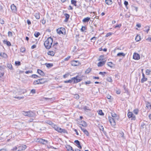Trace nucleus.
<instances>
[{"label": "nucleus", "instance_id": "4", "mask_svg": "<svg viewBox=\"0 0 151 151\" xmlns=\"http://www.w3.org/2000/svg\"><path fill=\"white\" fill-rule=\"evenodd\" d=\"M108 119L111 125L114 126L116 125V123L115 121L116 120V119L112 118L111 117H109Z\"/></svg>", "mask_w": 151, "mask_h": 151}, {"label": "nucleus", "instance_id": "48", "mask_svg": "<svg viewBox=\"0 0 151 151\" xmlns=\"http://www.w3.org/2000/svg\"><path fill=\"white\" fill-rule=\"evenodd\" d=\"M150 70L147 69L146 70V74L147 75H149L150 74Z\"/></svg>", "mask_w": 151, "mask_h": 151}, {"label": "nucleus", "instance_id": "60", "mask_svg": "<svg viewBox=\"0 0 151 151\" xmlns=\"http://www.w3.org/2000/svg\"><path fill=\"white\" fill-rule=\"evenodd\" d=\"M86 29V27H82L81 29L82 32H83Z\"/></svg>", "mask_w": 151, "mask_h": 151}, {"label": "nucleus", "instance_id": "46", "mask_svg": "<svg viewBox=\"0 0 151 151\" xmlns=\"http://www.w3.org/2000/svg\"><path fill=\"white\" fill-rule=\"evenodd\" d=\"M20 52H24L25 51V48L23 47H22L20 49Z\"/></svg>", "mask_w": 151, "mask_h": 151}, {"label": "nucleus", "instance_id": "35", "mask_svg": "<svg viewBox=\"0 0 151 151\" xmlns=\"http://www.w3.org/2000/svg\"><path fill=\"white\" fill-rule=\"evenodd\" d=\"M107 65H108V66H109L111 67V68L113 66V64L111 62H108L107 63Z\"/></svg>", "mask_w": 151, "mask_h": 151}, {"label": "nucleus", "instance_id": "13", "mask_svg": "<svg viewBox=\"0 0 151 151\" xmlns=\"http://www.w3.org/2000/svg\"><path fill=\"white\" fill-rule=\"evenodd\" d=\"M80 127L85 134L87 136H88L89 135V134L88 131L84 127H82L81 126H80Z\"/></svg>", "mask_w": 151, "mask_h": 151}, {"label": "nucleus", "instance_id": "9", "mask_svg": "<svg viewBox=\"0 0 151 151\" xmlns=\"http://www.w3.org/2000/svg\"><path fill=\"white\" fill-rule=\"evenodd\" d=\"M27 148L25 145H22L18 147V150L17 151H21L25 150Z\"/></svg>", "mask_w": 151, "mask_h": 151}, {"label": "nucleus", "instance_id": "45", "mask_svg": "<svg viewBox=\"0 0 151 151\" xmlns=\"http://www.w3.org/2000/svg\"><path fill=\"white\" fill-rule=\"evenodd\" d=\"M32 77L33 78H39V77L38 76H37V75H35V74L32 75Z\"/></svg>", "mask_w": 151, "mask_h": 151}, {"label": "nucleus", "instance_id": "30", "mask_svg": "<svg viewBox=\"0 0 151 151\" xmlns=\"http://www.w3.org/2000/svg\"><path fill=\"white\" fill-rule=\"evenodd\" d=\"M135 40L137 42L139 41L140 40V36L137 35L135 38Z\"/></svg>", "mask_w": 151, "mask_h": 151}, {"label": "nucleus", "instance_id": "7", "mask_svg": "<svg viewBox=\"0 0 151 151\" xmlns=\"http://www.w3.org/2000/svg\"><path fill=\"white\" fill-rule=\"evenodd\" d=\"M78 76H77L76 77L73 78H72V79H73V80L74 81V83H77L78 82H80L82 80L81 78H78Z\"/></svg>", "mask_w": 151, "mask_h": 151}, {"label": "nucleus", "instance_id": "27", "mask_svg": "<svg viewBox=\"0 0 151 151\" xmlns=\"http://www.w3.org/2000/svg\"><path fill=\"white\" fill-rule=\"evenodd\" d=\"M90 18L89 17H86L85 18H84L83 20V22H88L90 20Z\"/></svg>", "mask_w": 151, "mask_h": 151}, {"label": "nucleus", "instance_id": "26", "mask_svg": "<svg viewBox=\"0 0 151 151\" xmlns=\"http://www.w3.org/2000/svg\"><path fill=\"white\" fill-rule=\"evenodd\" d=\"M47 54L48 55L53 56L55 55V52L53 51H50L48 52Z\"/></svg>", "mask_w": 151, "mask_h": 151}, {"label": "nucleus", "instance_id": "28", "mask_svg": "<svg viewBox=\"0 0 151 151\" xmlns=\"http://www.w3.org/2000/svg\"><path fill=\"white\" fill-rule=\"evenodd\" d=\"M33 84L34 85H36L37 84H40V81L39 79H38L37 80L33 82Z\"/></svg>", "mask_w": 151, "mask_h": 151}, {"label": "nucleus", "instance_id": "25", "mask_svg": "<svg viewBox=\"0 0 151 151\" xmlns=\"http://www.w3.org/2000/svg\"><path fill=\"white\" fill-rule=\"evenodd\" d=\"M106 4L108 5H111L112 3V1L111 0H105Z\"/></svg>", "mask_w": 151, "mask_h": 151}, {"label": "nucleus", "instance_id": "52", "mask_svg": "<svg viewBox=\"0 0 151 151\" xmlns=\"http://www.w3.org/2000/svg\"><path fill=\"white\" fill-rule=\"evenodd\" d=\"M104 59V56H100L98 60H103Z\"/></svg>", "mask_w": 151, "mask_h": 151}, {"label": "nucleus", "instance_id": "20", "mask_svg": "<svg viewBox=\"0 0 151 151\" xmlns=\"http://www.w3.org/2000/svg\"><path fill=\"white\" fill-rule=\"evenodd\" d=\"M40 84H43L46 82H47V79L45 78H42L39 79Z\"/></svg>", "mask_w": 151, "mask_h": 151}, {"label": "nucleus", "instance_id": "18", "mask_svg": "<svg viewBox=\"0 0 151 151\" xmlns=\"http://www.w3.org/2000/svg\"><path fill=\"white\" fill-rule=\"evenodd\" d=\"M37 73L39 74L40 75L42 76H45V74L44 73L42 70L38 69L37 70Z\"/></svg>", "mask_w": 151, "mask_h": 151}, {"label": "nucleus", "instance_id": "41", "mask_svg": "<svg viewBox=\"0 0 151 151\" xmlns=\"http://www.w3.org/2000/svg\"><path fill=\"white\" fill-rule=\"evenodd\" d=\"M73 79H72L70 80H69L67 81H64V82L65 83H71L72 82Z\"/></svg>", "mask_w": 151, "mask_h": 151}, {"label": "nucleus", "instance_id": "32", "mask_svg": "<svg viewBox=\"0 0 151 151\" xmlns=\"http://www.w3.org/2000/svg\"><path fill=\"white\" fill-rule=\"evenodd\" d=\"M98 114L101 116H103L104 115V114L102 112V110H99L98 111Z\"/></svg>", "mask_w": 151, "mask_h": 151}, {"label": "nucleus", "instance_id": "47", "mask_svg": "<svg viewBox=\"0 0 151 151\" xmlns=\"http://www.w3.org/2000/svg\"><path fill=\"white\" fill-rule=\"evenodd\" d=\"M15 64L17 65H21V63L19 61H16L15 62Z\"/></svg>", "mask_w": 151, "mask_h": 151}, {"label": "nucleus", "instance_id": "15", "mask_svg": "<svg viewBox=\"0 0 151 151\" xmlns=\"http://www.w3.org/2000/svg\"><path fill=\"white\" fill-rule=\"evenodd\" d=\"M11 10L13 12H15L17 11L16 7L14 4L11 5Z\"/></svg>", "mask_w": 151, "mask_h": 151}, {"label": "nucleus", "instance_id": "17", "mask_svg": "<svg viewBox=\"0 0 151 151\" xmlns=\"http://www.w3.org/2000/svg\"><path fill=\"white\" fill-rule=\"evenodd\" d=\"M79 124L80 125H81L82 126L84 127H86L87 126L86 123L84 121H81V122Z\"/></svg>", "mask_w": 151, "mask_h": 151}, {"label": "nucleus", "instance_id": "44", "mask_svg": "<svg viewBox=\"0 0 151 151\" xmlns=\"http://www.w3.org/2000/svg\"><path fill=\"white\" fill-rule=\"evenodd\" d=\"M70 75V73H68L64 75L63 76V77L64 78H66L68 77Z\"/></svg>", "mask_w": 151, "mask_h": 151}, {"label": "nucleus", "instance_id": "6", "mask_svg": "<svg viewBox=\"0 0 151 151\" xmlns=\"http://www.w3.org/2000/svg\"><path fill=\"white\" fill-rule=\"evenodd\" d=\"M127 115L129 118H132V120H135L136 119L135 116L132 114V112H129L128 113Z\"/></svg>", "mask_w": 151, "mask_h": 151}, {"label": "nucleus", "instance_id": "29", "mask_svg": "<svg viewBox=\"0 0 151 151\" xmlns=\"http://www.w3.org/2000/svg\"><path fill=\"white\" fill-rule=\"evenodd\" d=\"M125 55V54L123 52H119L117 54V56H123L124 57Z\"/></svg>", "mask_w": 151, "mask_h": 151}, {"label": "nucleus", "instance_id": "16", "mask_svg": "<svg viewBox=\"0 0 151 151\" xmlns=\"http://www.w3.org/2000/svg\"><path fill=\"white\" fill-rule=\"evenodd\" d=\"M106 60L99 62L97 64V65L99 67H101L103 65L106 63Z\"/></svg>", "mask_w": 151, "mask_h": 151}, {"label": "nucleus", "instance_id": "11", "mask_svg": "<svg viewBox=\"0 0 151 151\" xmlns=\"http://www.w3.org/2000/svg\"><path fill=\"white\" fill-rule=\"evenodd\" d=\"M133 58L135 60H139L140 59V55L138 53H134L133 55Z\"/></svg>", "mask_w": 151, "mask_h": 151}, {"label": "nucleus", "instance_id": "49", "mask_svg": "<svg viewBox=\"0 0 151 151\" xmlns=\"http://www.w3.org/2000/svg\"><path fill=\"white\" fill-rule=\"evenodd\" d=\"M133 112L136 114H137L138 113V110L137 109H135L134 110Z\"/></svg>", "mask_w": 151, "mask_h": 151}, {"label": "nucleus", "instance_id": "1", "mask_svg": "<svg viewBox=\"0 0 151 151\" xmlns=\"http://www.w3.org/2000/svg\"><path fill=\"white\" fill-rule=\"evenodd\" d=\"M52 42V39L51 37H49L46 40L44 43V45L45 47L47 49H49L51 47Z\"/></svg>", "mask_w": 151, "mask_h": 151}, {"label": "nucleus", "instance_id": "14", "mask_svg": "<svg viewBox=\"0 0 151 151\" xmlns=\"http://www.w3.org/2000/svg\"><path fill=\"white\" fill-rule=\"evenodd\" d=\"M66 148L67 151H74L72 147L69 145H66Z\"/></svg>", "mask_w": 151, "mask_h": 151}, {"label": "nucleus", "instance_id": "63", "mask_svg": "<svg viewBox=\"0 0 151 151\" xmlns=\"http://www.w3.org/2000/svg\"><path fill=\"white\" fill-rule=\"evenodd\" d=\"M96 38L95 37H93L91 39V41H93V42H94L96 40Z\"/></svg>", "mask_w": 151, "mask_h": 151}, {"label": "nucleus", "instance_id": "62", "mask_svg": "<svg viewBox=\"0 0 151 151\" xmlns=\"http://www.w3.org/2000/svg\"><path fill=\"white\" fill-rule=\"evenodd\" d=\"M18 148V147H17V146H15L13 148L12 150H17Z\"/></svg>", "mask_w": 151, "mask_h": 151}, {"label": "nucleus", "instance_id": "51", "mask_svg": "<svg viewBox=\"0 0 151 151\" xmlns=\"http://www.w3.org/2000/svg\"><path fill=\"white\" fill-rule=\"evenodd\" d=\"M65 19H68L70 17L69 15L67 14H65Z\"/></svg>", "mask_w": 151, "mask_h": 151}, {"label": "nucleus", "instance_id": "58", "mask_svg": "<svg viewBox=\"0 0 151 151\" xmlns=\"http://www.w3.org/2000/svg\"><path fill=\"white\" fill-rule=\"evenodd\" d=\"M33 73V71L32 70H28V71H26L25 72V73L26 74H28L29 73Z\"/></svg>", "mask_w": 151, "mask_h": 151}, {"label": "nucleus", "instance_id": "38", "mask_svg": "<svg viewBox=\"0 0 151 151\" xmlns=\"http://www.w3.org/2000/svg\"><path fill=\"white\" fill-rule=\"evenodd\" d=\"M71 3L72 4H74L75 6H76V1L74 0H71Z\"/></svg>", "mask_w": 151, "mask_h": 151}, {"label": "nucleus", "instance_id": "24", "mask_svg": "<svg viewBox=\"0 0 151 151\" xmlns=\"http://www.w3.org/2000/svg\"><path fill=\"white\" fill-rule=\"evenodd\" d=\"M34 16L37 19H39L40 18V13L39 12L35 13Z\"/></svg>", "mask_w": 151, "mask_h": 151}, {"label": "nucleus", "instance_id": "54", "mask_svg": "<svg viewBox=\"0 0 151 151\" xmlns=\"http://www.w3.org/2000/svg\"><path fill=\"white\" fill-rule=\"evenodd\" d=\"M124 5L125 6L126 8H127V6L128 4V2L127 1H124Z\"/></svg>", "mask_w": 151, "mask_h": 151}, {"label": "nucleus", "instance_id": "37", "mask_svg": "<svg viewBox=\"0 0 151 151\" xmlns=\"http://www.w3.org/2000/svg\"><path fill=\"white\" fill-rule=\"evenodd\" d=\"M145 28L147 29L145 30V31L147 33L150 30V27L148 26H147L145 27Z\"/></svg>", "mask_w": 151, "mask_h": 151}, {"label": "nucleus", "instance_id": "39", "mask_svg": "<svg viewBox=\"0 0 151 151\" xmlns=\"http://www.w3.org/2000/svg\"><path fill=\"white\" fill-rule=\"evenodd\" d=\"M40 33L39 32H35L34 35L36 37H37L40 35Z\"/></svg>", "mask_w": 151, "mask_h": 151}, {"label": "nucleus", "instance_id": "64", "mask_svg": "<svg viewBox=\"0 0 151 151\" xmlns=\"http://www.w3.org/2000/svg\"><path fill=\"white\" fill-rule=\"evenodd\" d=\"M147 41L151 42V37H149L146 39Z\"/></svg>", "mask_w": 151, "mask_h": 151}, {"label": "nucleus", "instance_id": "21", "mask_svg": "<svg viewBox=\"0 0 151 151\" xmlns=\"http://www.w3.org/2000/svg\"><path fill=\"white\" fill-rule=\"evenodd\" d=\"M0 56L4 58H6L7 57V54L4 52H1L0 54Z\"/></svg>", "mask_w": 151, "mask_h": 151}, {"label": "nucleus", "instance_id": "12", "mask_svg": "<svg viewBox=\"0 0 151 151\" xmlns=\"http://www.w3.org/2000/svg\"><path fill=\"white\" fill-rule=\"evenodd\" d=\"M111 116L112 117V118L116 119L117 120H118L119 119V116L114 112L111 113Z\"/></svg>", "mask_w": 151, "mask_h": 151}, {"label": "nucleus", "instance_id": "55", "mask_svg": "<svg viewBox=\"0 0 151 151\" xmlns=\"http://www.w3.org/2000/svg\"><path fill=\"white\" fill-rule=\"evenodd\" d=\"M112 34V33H111V32H109V33H107L106 35L105 36V37H108V36L111 35Z\"/></svg>", "mask_w": 151, "mask_h": 151}, {"label": "nucleus", "instance_id": "50", "mask_svg": "<svg viewBox=\"0 0 151 151\" xmlns=\"http://www.w3.org/2000/svg\"><path fill=\"white\" fill-rule=\"evenodd\" d=\"M106 74V72H100L99 73V74H100L101 75H102V76H104V75Z\"/></svg>", "mask_w": 151, "mask_h": 151}, {"label": "nucleus", "instance_id": "5", "mask_svg": "<svg viewBox=\"0 0 151 151\" xmlns=\"http://www.w3.org/2000/svg\"><path fill=\"white\" fill-rule=\"evenodd\" d=\"M56 31L57 33L59 35L61 34H64V33L65 32V29L63 27H60Z\"/></svg>", "mask_w": 151, "mask_h": 151}, {"label": "nucleus", "instance_id": "40", "mask_svg": "<svg viewBox=\"0 0 151 151\" xmlns=\"http://www.w3.org/2000/svg\"><path fill=\"white\" fill-rule=\"evenodd\" d=\"M91 71V69L90 68H88L85 71V73L87 74H88L89 73L90 71Z\"/></svg>", "mask_w": 151, "mask_h": 151}, {"label": "nucleus", "instance_id": "19", "mask_svg": "<svg viewBox=\"0 0 151 151\" xmlns=\"http://www.w3.org/2000/svg\"><path fill=\"white\" fill-rule=\"evenodd\" d=\"M74 142L77 145H78V148H79L80 149H81V148H82L81 146L80 145V142L78 140H75L74 141Z\"/></svg>", "mask_w": 151, "mask_h": 151}, {"label": "nucleus", "instance_id": "43", "mask_svg": "<svg viewBox=\"0 0 151 151\" xmlns=\"http://www.w3.org/2000/svg\"><path fill=\"white\" fill-rule=\"evenodd\" d=\"M7 66L10 69H12V65L11 64H7Z\"/></svg>", "mask_w": 151, "mask_h": 151}, {"label": "nucleus", "instance_id": "36", "mask_svg": "<svg viewBox=\"0 0 151 151\" xmlns=\"http://www.w3.org/2000/svg\"><path fill=\"white\" fill-rule=\"evenodd\" d=\"M146 107L148 109L151 108V104L149 102L147 103L146 104Z\"/></svg>", "mask_w": 151, "mask_h": 151}, {"label": "nucleus", "instance_id": "23", "mask_svg": "<svg viewBox=\"0 0 151 151\" xmlns=\"http://www.w3.org/2000/svg\"><path fill=\"white\" fill-rule=\"evenodd\" d=\"M58 43L57 42H56L54 43L53 45V47L55 49V51L58 49Z\"/></svg>", "mask_w": 151, "mask_h": 151}, {"label": "nucleus", "instance_id": "33", "mask_svg": "<svg viewBox=\"0 0 151 151\" xmlns=\"http://www.w3.org/2000/svg\"><path fill=\"white\" fill-rule=\"evenodd\" d=\"M45 65L48 68H50L52 67L53 66V64L52 63H45Z\"/></svg>", "mask_w": 151, "mask_h": 151}, {"label": "nucleus", "instance_id": "57", "mask_svg": "<svg viewBox=\"0 0 151 151\" xmlns=\"http://www.w3.org/2000/svg\"><path fill=\"white\" fill-rule=\"evenodd\" d=\"M107 80L109 82H111L112 79L111 77H108L107 78Z\"/></svg>", "mask_w": 151, "mask_h": 151}, {"label": "nucleus", "instance_id": "53", "mask_svg": "<svg viewBox=\"0 0 151 151\" xmlns=\"http://www.w3.org/2000/svg\"><path fill=\"white\" fill-rule=\"evenodd\" d=\"M52 99H50L48 98H43V99L42 100H47V101H50V100Z\"/></svg>", "mask_w": 151, "mask_h": 151}, {"label": "nucleus", "instance_id": "42", "mask_svg": "<svg viewBox=\"0 0 151 151\" xmlns=\"http://www.w3.org/2000/svg\"><path fill=\"white\" fill-rule=\"evenodd\" d=\"M147 80V78H146L144 77L141 80V82L142 83H144L145 81H146Z\"/></svg>", "mask_w": 151, "mask_h": 151}, {"label": "nucleus", "instance_id": "31", "mask_svg": "<svg viewBox=\"0 0 151 151\" xmlns=\"http://www.w3.org/2000/svg\"><path fill=\"white\" fill-rule=\"evenodd\" d=\"M124 133L122 132H120L119 134V136L121 137L122 138H124Z\"/></svg>", "mask_w": 151, "mask_h": 151}, {"label": "nucleus", "instance_id": "34", "mask_svg": "<svg viewBox=\"0 0 151 151\" xmlns=\"http://www.w3.org/2000/svg\"><path fill=\"white\" fill-rule=\"evenodd\" d=\"M46 122L47 124L50 125H51L52 126V125L53 124H54L52 122H51L50 121H49V120L47 121H46Z\"/></svg>", "mask_w": 151, "mask_h": 151}, {"label": "nucleus", "instance_id": "3", "mask_svg": "<svg viewBox=\"0 0 151 151\" xmlns=\"http://www.w3.org/2000/svg\"><path fill=\"white\" fill-rule=\"evenodd\" d=\"M22 113L24 115L29 117H33L35 116V113L31 111H22Z\"/></svg>", "mask_w": 151, "mask_h": 151}, {"label": "nucleus", "instance_id": "22", "mask_svg": "<svg viewBox=\"0 0 151 151\" xmlns=\"http://www.w3.org/2000/svg\"><path fill=\"white\" fill-rule=\"evenodd\" d=\"M3 43L5 44H6L8 46H10L11 45V44L10 42L7 41L6 40H4L3 41Z\"/></svg>", "mask_w": 151, "mask_h": 151}, {"label": "nucleus", "instance_id": "2", "mask_svg": "<svg viewBox=\"0 0 151 151\" xmlns=\"http://www.w3.org/2000/svg\"><path fill=\"white\" fill-rule=\"evenodd\" d=\"M52 127L55 129V130H56L59 133H67V131L65 129L61 128L55 124H53L52 125Z\"/></svg>", "mask_w": 151, "mask_h": 151}, {"label": "nucleus", "instance_id": "56", "mask_svg": "<svg viewBox=\"0 0 151 151\" xmlns=\"http://www.w3.org/2000/svg\"><path fill=\"white\" fill-rule=\"evenodd\" d=\"M21 90V91L20 93H19L20 94H23V93H24L26 92L25 90Z\"/></svg>", "mask_w": 151, "mask_h": 151}, {"label": "nucleus", "instance_id": "8", "mask_svg": "<svg viewBox=\"0 0 151 151\" xmlns=\"http://www.w3.org/2000/svg\"><path fill=\"white\" fill-rule=\"evenodd\" d=\"M71 65L73 66H78L81 64V63L78 61L73 60L71 62Z\"/></svg>", "mask_w": 151, "mask_h": 151}, {"label": "nucleus", "instance_id": "59", "mask_svg": "<svg viewBox=\"0 0 151 151\" xmlns=\"http://www.w3.org/2000/svg\"><path fill=\"white\" fill-rule=\"evenodd\" d=\"M70 56H68L67 58H65L64 59V60L65 61H68L70 58Z\"/></svg>", "mask_w": 151, "mask_h": 151}, {"label": "nucleus", "instance_id": "10", "mask_svg": "<svg viewBox=\"0 0 151 151\" xmlns=\"http://www.w3.org/2000/svg\"><path fill=\"white\" fill-rule=\"evenodd\" d=\"M37 141L42 143L43 144H46L48 143V141L47 140L42 139H38Z\"/></svg>", "mask_w": 151, "mask_h": 151}, {"label": "nucleus", "instance_id": "61", "mask_svg": "<svg viewBox=\"0 0 151 151\" xmlns=\"http://www.w3.org/2000/svg\"><path fill=\"white\" fill-rule=\"evenodd\" d=\"M116 93L118 94H119L121 93V91L120 90H118L116 91Z\"/></svg>", "mask_w": 151, "mask_h": 151}]
</instances>
